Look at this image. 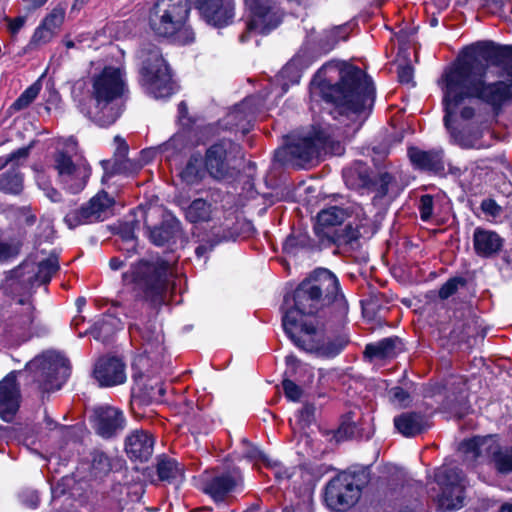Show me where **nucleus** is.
<instances>
[{"label":"nucleus","instance_id":"obj_25","mask_svg":"<svg viewBox=\"0 0 512 512\" xmlns=\"http://www.w3.org/2000/svg\"><path fill=\"white\" fill-rule=\"evenodd\" d=\"M473 244L479 256L490 257L501 249L503 241L496 232L476 228L473 235Z\"/></svg>","mask_w":512,"mask_h":512},{"label":"nucleus","instance_id":"obj_15","mask_svg":"<svg viewBox=\"0 0 512 512\" xmlns=\"http://www.w3.org/2000/svg\"><path fill=\"white\" fill-rule=\"evenodd\" d=\"M477 57L480 63L487 69L483 62L500 66L506 76L512 79V46H500L493 42H478L465 51L463 59Z\"/></svg>","mask_w":512,"mask_h":512},{"label":"nucleus","instance_id":"obj_44","mask_svg":"<svg viewBox=\"0 0 512 512\" xmlns=\"http://www.w3.org/2000/svg\"><path fill=\"white\" fill-rule=\"evenodd\" d=\"M493 467L500 474L512 473V446L505 448L500 446Z\"/></svg>","mask_w":512,"mask_h":512},{"label":"nucleus","instance_id":"obj_29","mask_svg":"<svg viewBox=\"0 0 512 512\" xmlns=\"http://www.w3.org/2000/svg\"><path fill=\"white\" fill-rule=\"evenodd\" d=\"M347 216V211L338 206H331L322 209L317 215V222L315 225L316 234L320 237L328 236L324 230L326 228L342 224Z\"/></svg>","mask_w":512,"mask_h":512},{"label":"nucleus","instance_id":"obj_63","mask_svg":"<svg viewBox=\"0 0 512 512\" xmlns=\"http://www.w3.org/2000/svg\"><path fill=\"white\" fill-rule=\"evenodd\" d=\"M249 457H251V458H258V459L262 460L263 462L267 463V465H270L267 457L261 451H259L258 449H253L249 453Z\"/></svg>","mask_w":512,"mask_h":512},{"label":"nucleus","instance_id":"obj_26","mask_svg":"<svg viewBox=\"0 0 512 512\" xmlns=\"http://www.w3.org/2000/svg\"><path fill=\"white\" fill-rule=\"evenodd\" d=\"M394 425L398 432L405 437H414L427 427L424 416L415 412H406L395 417Z\"/></svg>","mask_w":512,"mask_h":512},{"label":"nucleus","instance_id":"obj_45","mask_svg":"<svg viewBox=\"0 0 512 512\" xmlns=\"http://www.w3.org/2000/svg\"><path fill=\"white\" fill-rule=\"evenodd\" d=\"M30 146L22 147L11 153L7 157L0 158V170H2L7 165L11 166V169H14L24 163L29 156Z\"/></svg>","mask_w":512,"mask_h":512},{"label":"nucleus","instance_id":"obj_39","mask_svg":"<svg viewBox=\"0 0 512 512\" xmlns=\"http://www.w3.org/2000/svg\"><path fill=\"white\" fill-rule=\"evenodd\" d=\"M165 394L163 383L158 379H149L140 390V397L146 404L160 402Z\"/></svg>","mask_w":512,"mask_h":512},{"label":"nucleus","instance_id":"obj_58","mask_svg":"<svg viewBox=\"0 0 512 512\" xmlns=\"http://www.w3.org/2000/svg\"><path fill=\"white\" fill-rule=\"evenodd\" d=\"M398 78L401 83H411L413 79V68L410 65L399 67Z\"/></svg>","mask_w":512,"mask_h":512},{"label":"nucleus","instance_id":"obj_54","mask_svg":"<svg viewBox=\"0 0 512 512\" xmlns=\"http://www.w3.org/2000/svg\"><path fill=\"white\" fill-rule=\"evenodd\" d=\"M391 401L399 405L406 406L410 400V395L401 387H393L389 391Z\"/></svg>","mask_w":512,"mask_h":512},{"label":"nucleus","instance_id":"obj_48","mask_svg":"<svg viewBox=\"0 0 512 512\" xmlns=\"http://www.w3.org/2000/svg\"><path fill=\"white\" fill-rule=\"evenodd\" d=\"M464 285H465L464 278H462V277L451 278L441 286V288L439 290V297L441 299H447L456 293L459 286H464Z\"/></svg>","mask_w":512,"mask_h":512},{"label":"nucleus","instance_id":"obj_51","mask_svg":"<svg viewBox=\"0 0 512 512\" xmlns=\"http://www.w3.org/2000/svg\"><path fill=\"white\" fill-rule=\"evenodd\" d=\"M459 112L460 114V117L463 119V120H470L474 117L475 115V109L472 107V106H469V105H464V101L459 105L458 109L456 110V112L451 116L450 118V124L452 123V118ZM446 128L451 132L452 136L455 137L456 140L457 139V136L455 134V131L452 129L451 125L449 126V128L446 126Z\"/></svg>","mask_w":512,"mask_h":512},{"label":"nucleus","instance_id":"obj_55","mask_svg":"<svg viewBox=\"0 0 512 512\" xmlns=\"http://www.w3.org/2000/svg\"><path fill=\"white\" fill-rule=\"evenodd\" d=\"M481 210L485 215L493 218L498 217L502 212V208L493 199L483 200L481 203Z\"/></svg>","mask_w":512,"mask_h":512},{"label":"nucleus","instance_id":"obj_38","mask_svg":"<svg viewBox=\"0 0 512 512\" xmlns=\"http://www.w3.org/2000/svg\"><path fill=\"white\" fill-rule=\"evenodd\" d=\"M202 165L203 160L197 155H192L180 173L181 179L188 185L199 183L207 173Z\"/></svg>","mask_w":512,"mask_h":512},{"label":"nucleus","instance_id":"obj_21","mask_svg":"<svg viewBox=\"0 0 512 512\" xmlns=\"http://www.w3.org/2000/svg\"><path fill=\"white\" fill-rule=\"evenodd\" d=\"M154 437L144 430L131 432L125 440V452L131 460L147 461L153 454Z\"/></svg>","mask_w":512,"mask_h":512},{"label":"nucleus","instance_id":"obj_30","mask_svg":"<svg viewBox=\"0 0 512 512\" xmlns=\"http://www.w3.org/2000/svg\"><path fill=\"white\" fill-rule=\"evenodd\" d=\"M181 223L175 217L169 216L164 219L160 226L149 229V237L151 241L158 246H162L169 242L180 232Z\"/></svg>","mask_w":512,"mask_h":512},{"label":"nucleus","instance_id":"obj_11","mask_svg":"<svg viewBox=\"0 0 512 512\" xmlns=\"http://www.w3.org/2000/svg\"><path fill=\"white\" fill-rule=\"evenodd\" d=\"M115 199L106 191H100L80 208L71 210L64 217L70 229L80 225L104 221L114 214Z\"/></svg>","mask_w":512,"mask_h":512},{"label":"nucleus","instance_id":"obj_18","mask_svg":"<svg viewBox=\"0 0 512 512\" xmlns=\"http://www.w3.org/2000/svg\"><path fill=\"white\" fill-rule=\"evenodd\" d=\"M207 23L222 27L229 24L234 16L232 0H195Z\"/></svg>","mask_w":512,"mask_h":512},{"label":"nucleus","instance_id":"obj_43","mask_svg":"<svg viewBox=\"0 0 512 512\" xmlns=\"http://www.w3.org/2000/svg\"><path fill=\"white\" fill-rule=\"evenodd\" d=\"M354 416L355 414L350 411L342 417L340 426L336 433L338 440L351 439L358 435V426L354 420Z\"/></svg>","mask_w":512,"mask_h":512},{"label":"nucleus","instance_id":"obj_57","mask_svg":"<svg viewBox=\"0 0 512 512\" xmlns=\"http://www.w3.org/2000/svg\"><path fill=\"white\" fill-rule=\"evenodd\" d=\"M421 218L427 220L433 212V199L430 195H424L420 200Z\"/></svg>","mask_w":512,"mask_h":512},{"label":"nucleus","instance_id":"obj_46","mask_svg":"<svg viewBox=\"0 0 512 512\" xmlns=\"http://www.w3.org/2000/svg\"><path fill=\"white\" fill-rule=\"evenodd\" d=\"M65 17L63 9L54 8L42 21L41 25L48 29L54 35L61 27Z\"/></svg>","mask_w":512,"mask_h":512},{"label":"nucleus","instance_id":"obj_2","mask_svg":"<svg viewBox=\"0 0 512 512\" xmlns=\"http://www.w3.org/2000/svg\"><path fill=\"white\" fill-rule=\"evenodd\" d=\"M313 93L332 103L334 118L356 121L374 102L371 79L359 68L337 61L323 65L312 80Z\"/></svg>","mask_w":512,"mask_h":512},{"label":"nucleus","instance_id":"obj_50","mask_svg":"<svg viewBox=\"0 0 512 512\" xmlns=\"http://www.w3.org/2000/svg\"><path fill=\"white\" fill-rule=\"evenodd\" d=\"M54 37V34L51 33L48 29H46L41 24L36 28L32 39L31 44L32 45H42L48 43L52 38Z\"/></svg>","mask_w":512,"mask_h":512},{"label":"nucleus","instance_id":"obj_60","mask_svg":"<svg viewBox=\"0 0 512 512\" xmlns=\"http://www.w3.org/2000/svg\"><path fill=\"white\" fill-rule=\"evenodd\" d=\"M391 180H392V177L388 173H384V174L380 175V185H379V189H378V195L380 197H383L387 194L388 185L391 182Z\"/></svg>","mask_w":512,"mask_h":512},{"label":"nucleus","instance_id":"obj_22","mask_svg":"<svg viewBox=\"0 0 512 512\" xmlns=\"http://www.w3.org/2000/svg\"><path fill=\"white\" fill-rule=\"evenodd\" d=\"M20 392L16 382V376L7 375L0 382V416L9 421L19 408Z\"/></svg>","mask_w":512,"mask_h":512},{"label":"nucleus","instance_id":"obj_31","mask_svg":"<svg viewBox=\"0 0 512 512\" xmlns=\"http://www.w3.org/2000/svg\"><path fill=\"white\" fill-rule=\"evenodd\" d=\"M116 144V151L114 154L113 172L115 173H128L135 172L140 169L136 163H132L128 158V145L126 141L120 136L114 138Z\"/></svg>","mask_w":512,"mask_h":512},{"label":"nucleus","instance_id":"obj_59","mask_svg":"<svg viewBox=\"0 0 512 512\" xmlns=\"http://www.w3.org/2000/svg\"><path fill=\"white\" fill-rule=\"evenodd\" d=\"M7 21L9 23V31L12 35H15L25 25L26 16H19L14 19L7 18Z\"/></svg>","mask_w":512,"mask_h":512},{"label":"nucleus","instance_id":"obj_1","mask_svg":"<svg viewBox=\"0 0 512 512\" xmlns=\"http://www.w3.org/2000/svg\"><path fill=\"white\" fill-rule=\"evenodd\" d=\"M342 298L337 277L325 268L315 270L291 296L284 298L282 324L288 337L304 351L323 357L337 355L348 339L327 337L313 315L333 303L339 306Z\"/></svg>","mask_w":512,"mask_h":512},{"label":"nucleus","instance_id":"obj_62","mask_svg":"<svg viewBox=\"0 0 512 512\" xmlns=\"http://www.w3.org/2000/svg\"><path fill=\"white\" fill-rule=\"evenodd\" d=\"M111 320L112 318L109 317L108 319H103L97 323V327L100 333L109 334L110 332H113V329L111 328Z\"/></svg>","mask_w":512,"mask_h":512},{"label":"nucleus","instance_id":"obj_52","mask_svg":"<svg viewBox=\"0 0 512 512\" xmlns=\"http://www.w3.org/2000/svg\"><path fill=\"white\" fill-rule=\"evenodd\" d=\"M345 239L347 242H352L357 240L358 238L369 234L371 231L365 225L357 226L355 228L352 225H348L345 229Z\"/></svg>","mask_w":512,"mask_h":512},{"label":"nucleus","instance_id":"obj_56","mask_svg":"<svg viewBox=\"0 0 512 512\" xmlns=\"http://www.w3.org/2000/svg\"><path fill=\"white\" fill-rule=\"evenodd\" d=\"M92 466L100 472L106 473L110 470V460L104 453H96L93 456Z\"/></svg>","mask_w":512,"mask_h":512},{"label":"nucleus","instance_id":"obj_42","mask_svg":"<svg viewBox=\"0 0 512 512\" xmlns=\"http://www.w3.org/2000/svg\"><path fill=\"white\" fill-rule=\"evenodd\" d=\"M59 270L58 257L54 254L50 255L38 265V271L35 278L42 284L50 282L52 276Z\"/></svg>","mask_w":512,"mask_h":512},{"label":"nucleus","instance_id":"obj_27","mask_svg":"<svg viewBox=\"0 0 512 512\" xmlns=\"http://www.w3.org/2000/svg\"><path fill=\"white\" fill-rule=\"evenodd\" d=\"M402 350V342L398 337L385 338L377 343L368 344L364 355L369 359H386L395 357Z\"/></svg>","mask_w":512,"mask_h":512},{"label":"nucleus","instance_id":"obj_10","mask_svg":"<svg viewBox=\"0 0 512 512\" xmlns=\"http://www.w3.org/2000/svg\"><path fill=\"white\" fill-rule=\"evenodd\" d=\"M43 391L60 389L70 374L69 361L57 352H47L28 364Z\"/></svg>","mask_w":512,"mask_h":512},{"label":"nucleus","instance_id":"obj_13","mask_svg":"<svg viewBox=\"0 0 512 512\" xmlns=\"http://www.w3.org/2000/svg\"><path fill=\"white\" fill-rule=\"evenodd\" d=\"M54 167L64 187L71 193L84 189L91 174L88 163L83 159L73 160L72 157L58 151L54 155Z\"/></svg>","mask_w":512,"mask_h":512},{"label":"nucleus","instance_id":"obj_40","mask_svg":"<svg viewBox=\"0 0 512 512\" xmlns=\"http://www.w3.org/2000/svg\"><path fill=\"white\" fill-rule=\"evenodd\" d=\"M344 177L347 185L353 188L365 187L370 183L368 169L363 164H356L353 168L346 170Z\"/></svg>","mask_w":512,"mask_h":512},{"label":"nucleus","instance_id":"obj_49","mask_svg":"<svg viewBox=\"0 0 512 512\" xmlns=\"http://www.w3.org/2000/svg\"><path fill=\"white\" fill-rule=\"evenodd\" d=\"M316 408L313 404H305L299 412V422L303 428L309 427L315 422Z\"/></svg>","mask_w":512,"mask_h":512},{"label":"nucleus","instance_id":"obj_3","mask_svg":"<svg viewBox=\"0 0 512 512\" xmlns=\"http://www.w3.org/2000/svg\"><path fill=\"white\" fill-rule=\"evenodd\" d=\"M486 68L477 57L461 59L447 69L439 84L443 91L445 108L444 124L449 128L450 118L459 105L468 98H476L498 112L502 106L512 99V79L510 83L484 81Z\"/></svg>","mask_w":512,"mask_h":512},{"label":"nucleus","instance_id":"obj_34","mask_svg":"<svg viewBox=\"0 0 512 512\" xmlns=\"http://www.w3.org/2000/svg\"><path fill=\"white\" fill-rule=\"evenodd\" d=\"M441 493L437 497L439 509L442 511L461 508L464 501V486L440 488Z\"/></svg>","mask_w":512,"mask_h":512},{"label":"nucleus","instance_id":"obj_4","mask_svg":"<svg viewBox=\"0 0 512 512\" xmlns=\"http://www.w3.org/2000/svg\"><path fill=\"white\" fill-rule=\"evenodd\" d=\"M127 92L124 73L120 68L108 66L92 79L91 98L94 104L87 115L99 126L113 124L121 114L118 105Z\"/></svg>","mask_w":512,"mask_h":512},{"label":"nucleus","instance_id":"obj_17","mask_svg":"<svg viewBox=\"0 0 512 512\" xmlns=\"http://www.w3.org/2000/svg\"><path fill=\"white\" fill-rule=\"evenodd\" d=\"M93 374L102 387L120 385L126 380L125 364L117 357H102L97 360Z\"/></svg>","mask_w":512,"mask_h":512},{"label":"nucleus","instance_id":"obj_24","mask_svg":"<svg viewBox=\"0 0 512 512\" xmlns=\"http://www.w3.org/2000/svg\"><path fill=\"white\" fill-rule=\"evenodd\" d=\"M408 156L412 164L421 170H443V153L440 150L424 151L417 147L408 149Z\"/></svg>","mask_w":512,"mask_h":512},{"label":"nucleus","instance_id":"obj_64","mask_svg":"<svg viewBox=\"0 0 512 512\" xmlns=\"http://www.w3.org/2000/svg\"><path fill=\"white\" fill-rule=\"evenodd\" d=\"M47 196L53 201V202H58L61 200V195L60 193L55 190V189H51L48 191L47 193Z\"/></svg>","mask_w":512,"mask_h":512},{"label":"nucleus","instance_id":"obj_8","mask_svg":"<svg viewBox=\"0 0 512 512\" xmlns=\"http://www.w3.org/2000/svg\"><path fill=\"white\" fill-rule=\"evenodd\" d=\"M242 159L241 147L231 140L223 139L206 149L203 166L212 179L226 181L239 173Z\"/></svg>","mask_w":512,"mask_h":512},{"label":"nucleus","instance_id":"obj_9","mask_svg":"<svg viewBox=\"0 0 512 512\" xmlns=\"http://www.w3.org/2000/svg\"><path fill=\"white\" fill-rule=\"evenodd\" d=\"M142 83L155 98L168 97L173 93L174 84L169 68L156 46H149L141 51Z\"/></svg>","mask_w":512,"mask_h":512},{"label":"nucleus","instance_id":"obj_14","mask_svg":"<svg viewBox=\"0 0 512 512\" xmlns=\"http://www.w3.org/2000/svg\"><path fill=\"white\" fill-rule=\"evenodd\" d=\"M252 17L247 24L249 32L266 34L275 29L282 22L284 12L272 0H245Z\"/></svg>","mask_w":512,"mask_h":512},{"label":"nucleus","instance_id":"obj_53","mask_svg":"<svg viewBox=\"0 0 512 512\" xmlns=\"http://www.w3.org/2000/svg\"><path fill=\"white\" fill-rule=\"evenodd\" d=\"M19 254V245L0 240V261L8 260Z\"/></svg>","mask_w":512,"mask_h":512},{"label":"nucleus","instance_id":"obj_20","mask_svg":"<svg viewBox=\"0 0 512 512\" xmlns=\"http://www.w3.org/2000/svg\"><path fill=\"white\" fill-rule=\"evenodd\" d=\"M130 331L131 333H139L142 340L143 353L147 357L157 360L164 350L162 330L155 323H147L143 327L133 324L130 326Z\"/></svg>","mask_w":512,"mask_h":512},{"label":"nucleus","instance_id":"obj_47","mask_svg":"<svg viewBox=\"0 0 512 512\" xmlns=\"http://www.w3.org/2000/svg\"><path fill=\"white\" fill-rule=\"evenodd\" d=\"M40 87L38 85H32L27 88L20 97L13 103L12 108L14 110H22L28 107L39 94Z\"/></svg>","mask_w":512,"mask_h":512},{"label":"nucleus","instance_id":"obj_6","mask_svg":"<svg viewBox=\"0 0 512 512\" xmlns=\"http://www.w3.org/2000/svg\"><path fill=\"white\" fill-rule=\"evenodd\" d=\"M343 147L339 141L332 139L325 129L312 127L311 130L294 138L277 155L285 154L292 165L302 167L318 159L322 153L342 154Z\"/></svg>","mask_w":512,"mask_h":512},{"label":"nucleus","instance_id":"obj_37","mask_svg":"<svg viewBox=\"0 0 512 512\" xmlns=\"http://www.w3.org/2000/svg\"><path fill=\"white\" fill-rule=\"evenodd\" d=\"M156 469L161 481L171 482L183 476V469L179 463L164 455L158 457Z\"/></svg>","mask_w":512,"mask_h":512},{"label":"nucleus","instance_id":"obj_33","mask_svg":"<svg viewBox=\"0 0 512 512\" xmlns=\"http://www.w3.org/2000/svg\"><path fill=\"white\" fill-rule=\"evenodd\" d=\"M213 206L205 199L193 200L185 209V217L190 223H203L212 219Z\"/></svg>","mask_w":512,"mask_h":512},{"label":"nucleus","instance_id":"obj_41","mask_svg":"<svg viewBox=\"0 0 512 512\" xmlns=\"http://www.w3.org/2000/svg\"><path fill=\"white\" fill-rule=\"evenodd\" d=\"M23 189V178L16 168L0 175V190L5 193L18 194Z\"/></svg>","mask_w":512,"mask_h":512},{"label":"nucleus","instance_id":"obj_12","mask_svg":"<svg viewBox=\"0 0 512 512\" xmlns=\"http://www.w3.org/2000/svg\"><path fill=\"white\" fill-rule=\"evenodd\" d=\"M361 488L354 475L342 473L334 477L326 486L325 501L337 511L352 507L360 498Z\"/></svg>","mask_w":512,"mask_h":512},{"label":"nucleus","instance_id":"obj_16","mask_svg":"<svg viewBox=\"0 0 512 512\" xmlns=\"http://www.w3.org/2000/svg\"><path fill=\"white\" fill-rule=\"evenodd\" d=\"M499 449L500 445L492 436L474 437L463 441L459 446L465 461L470 464L488 459L493 465Z\"/></svg>","mask_w":512,"mask_h":512},{"label":"nucleus","instance_id":"obj_28","mask_svg":"<svg viewBox=\"0 0 512 512\" xmlns=\"http://www.w3.org/2000/svg\"><path fill=\"white\" fill-rule=\"evenodd\" d=\"M462 315L464 318L454 323L451 338L459 342L471 344V339H475L480 334L481 326L478 324V319L470 312Z\"/></svg>","mask_w":512,"mask_h":512},{"label":"nucleus","instance_id":"obj_36","mask_svg":"<svg viewBox=\"0 0 512 512\" xmlns=\"http://www.w3.org/2000/svg\"><path fill=\"white\" fill-rule=\"evenodd\" d=\"M435 481L440 488L464 486L465 477L460 469L443 465L435 472Z\"/></svg>","mask_w":512,"mask_h":512},{"label":"nucleus","instance_id":"obj_32","mask_svg":"<svg viewBox=\"0 0 512 512\" xmlns=\"http://www.w3.org/2000/svg\"><path fill=\"white\" fill-rule=\"evenodd\" d=\"M286 364H287V369L285 371L286 378L282 381V387L284 390V394L291 401H299L303 394V391L297 384H295L289 378L293 377L295 375L296 369L299 367L300 362L298 361V359L295 356L289 355L286 357Z\"/></svg>","mask_w":512,"mask_h":512},{"label":"nucleus","instance_id":"obj_23","mask_svg":"<svg viewBox=\"0 0 512 512\" xmlns=\"http://www.w3.org/2000/svg\"><path fill=\"white\" fill-rule=\"evenodd\" d=\"M242 478L240 471L236 468L233 470L215 476L204 485V492L211 495L215 500H223L227 493L232 491Z\"/></svg>","mask_w":512,"mask_h":512},{"label":"nucleus","instance_id":"obj_7","mask_svg":"<svg viewBox=\"0 0 512 512\" xmlns=\"http://www.w3.org/2000/svg\"><path fill=\"white\" fill-rule=\"evenodd\" d=\"M171 275L169 263L160 258L142 260L132 269L135 288L145 301L155 307L164 303Z\"/></svg>","mask_w":512,"mask_h":512},{"label":"nucleus","instance_id":"obj_19","mask_svg":"<svg viewBox=\"0 0 512 512\" xmlns=\"http://www.w3.org/2000/svg\"><path fill=\"white\" fill-rule=\"evenodd\" d=\"M93 421L96 432L104 438H110L122 430L125 422L122 411L111 406L94 409Z\"/></svg>","mask_w":512,"mask_h":512},{"label":"nucleus","instance_id":"obj_5","mask_svg":"<svg viewBox=\"0 0 512 512\" xmlns=\"http://www.w3.org/2000/svg\"><path fill=\"white\" fill-rule=\"evenodd\" d=\"M189 0H157L149 14L153 32L161 37L174 38L181 44L194 40V33L187 26Z\"/></svg>","mask_w":512,"mask_h":512},{"label":"nucleus","instance_id":"obj_35","mask_svg":"<svg viewBox=\"0 0 512 512\" xmlns=\"http://www.w3.org/2000/svg\"><path fill=\"white\" fill-rule=\"evenodd\" d=\"M249 108V100H244L241 104L237 105L234 110L227 115V124L236 126L241 129L242 133H247L254 119L253 113L248 111Z\"/></svg>","mask_w":512,"mask_h":512},{"label":"nucleus","instance_id":"obj_61","mask_svg":"<svg viewBox=\"0 0 512 512\" xmlns=\"http://www.w3.org/2000/svg\"><path fill=\"white\" fill-rule=\"evenodd\" d=\"M283 512H312L310 502L298 504L296 506L290 505L283 509Z\"/></svg>","mask_w":512,"mask_h":512}]
</instances>
